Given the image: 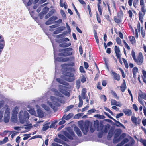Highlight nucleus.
<instances>
[{"label": "nucleus", "instance_id": "obj_51", "mask_svg": "<svg viewBox=\"0 0 146 146\" xmlns=\"http://www.w3.org/2000/svg\"><path fill=\"white\" fill-rule=\"evenodd\" d=\"M119 70L120 71L122 74V76L123 78H125V73L123 70L121 68H119Z\"/></svg>", "mask_w": 146, "mask_h": 146}, {"label": "nucleus", "instance_id": "obj_55", "mask_svg": "<svg viewBox=\"0 0 146 146\" xmlns=\"http://www.w3.org/2000/svg\"><path fill=\"white\" fill-rule=\"evenodd\" d=\"M80 71L81 73H85L86 72L84 70V68L82 66H80L79 68Z\"/></svg>", "mask_w": 146, "mask_h": 146}, {"label": "nucleus", "instance_id": "obj_37", "mask_svg": "<svg viewBox=\"0 0 146 146\" xmlns=\"http://www.w3.org/2000/svg\"><path fill=\"white\" fill-rule=\"evenodd\" d=\"M53 13V12L52 11H49V13H48L47 15H46L45 17V19H48L52 15Z\"/></svg>", "mask_w": 146, "mask_h": 146}, {"label": "nucleus", "instance_id": "obj_43", "mask_svg": "<svg viewBox=\"0 0 146 146\" xmlns=\"http://www.w3.org/2000/svg\"><path fill=\"white\" fill-rule=\"evenodd\" d=\"M63 94H64L65 95L67 96L68 97H69L70 96V92H68L66 91L65 90H63V92H62Z\"/></svg>", "mask_w": 146, "mask_h": 146}, {"label": "nucleus", "instance_id": "obj_47", "mask_svg": "<svg viewBox=\"0 0 146 146\" xmlns=\"http://www.w3.org/2000/svg\"><path fill=\"white\" fill-rule=\"evenodd\" d=\"M140 141L142 143L144 146H146V140L143 139L141 138L140 140Z\"/></svg>", "mask_w": 146, "mask_h": 146}, {"label": "nucleus", "instance_id": "obj_30", "mask_svg": "<svg viewBox=\"0 0 146 146\" xmlns=\"http://www.w3.org/2000/svg\"><path fill=\"white\" fill-rule=\"evenodd\" d=\"M78 98L79 99V103L78 105V106L79 107H81L83 104V101L82 99L81 96L80 95H79L78 96Z\"/></svg>", "mask_w": 146, "mask_h": 146}, {"label": "nucleus", "instance_id": "obj_54", "mask_svg": "<svg viewBox=\"0 0 146 146\" xmlns=\"http://www.w3.org/2000/svg\"><path fill=\"white\" fill-rule=\"evenodd\" d=\"M95 117H97L99 118L100 119H104L105 118V117L103 115H100L97 114L96 115H95L94 116Z\"/></svg>", "mask_w": 146, "mask_h": 146}, {"label": "nucleus", "instance_id": "obj_17", "mask_svg": "<svg viewBox=\"0 0 146 146\" xmlns=\"http://www.w3.org/2000/svg\"><path fill=\"white\" fill-rule=\"evenodd\" d=\"M132 73L133 78L134 79L136 78V74L138 72V69L137 67H134L132 69Z\"/></svg>", "mask_w": 146, "mask_h": 146}, {"label": "nucleus", "instance_id": "obj_6", "mask_svg": "<svg viewBox=\"0 0 146 146\" xmlns=\"http://www.w3.org/2000/svg\"><path fill=\"white\" fill-rule=\"evenodd\" d=\"M142 99L146 100V92L143 93L140 90V92L138 93V100L139 102L142 104L143 102L141 100Z\"/></svg>", "mask_w": 146, "mask_h": 146}, {"label": "nucleus", "instance_id": "obj_46", "mask_svg": "<svg viewBox=\"0 0 146 146\" xmlns=\"http://www.w3.org/2000/svg\"><path fill=\"white\" fill-rule=\"evenodd\" d=\"M116 41L117 44L119 45H121V39L119 37H116Z\"/></svg>", "mask_w": 146, "mask_h": 146}, {"label": "nucleus", "instance_id": "obj_42", "mask_svg": "<svg viewBox=\"0 0 146 146\" xmlns=\"http://www.w3.org/2000/svg\"><path fill=\"white\" fill-rule=\"evenodd\" d=\"M123 42L124 43L125 48L128 50H130V47L129 46L128 44L125 42L124 40H123Z\"/></svg>", "mask_w": 146, "mask_h": 146}, {"label": "nucleus", "instance_id": "obj_3", "mask_svg": "<svg viewBox=\"0 0 146 146\" xmlns=\"http://www.w3.org/2000/svg\"><path fill=\"white\" fill-rule=\"evenodd\" d=\"M114 51L115 53V56L119 60L120 63L122 64V62L121 60V54H120V51L119 47L117 46H115L114 47Z\"/></svg>", "mask_w": 146, "mask_h": 146}, {"label": "nucleus", "instance_id": "obj_61", "mask_svg": "<svg viewBox=\"0 0 146 146\" xmlns=\"http://www.w3.org/2000/svg\"><path fill=\"white\" fill-rule=\"evenodd\" d=\"M96 111V110L95 109H93L92 110H88V112L89 114H91L92 113H94Z\"/></svg>", "mask_w": 146, "mask_h": 146}, {"label": "nucleus", "instance_id": "obj_32", "mask_svg": "<svg viewBox=\"0 0 146 146\" xmlns=\"http://www.w3.org/2000/svg\"><path fill=\"white\" fill-rule=\"evenodd\" d=\"M74 106L73 105H71L68 106L65 109L64 113H66L68 111H69L70 110L73 108Z\"/></svg>", "mask_w": 146, "mask_h": 146}, {"label": "nucleus", "instance_id": "obj_7", "mask_svg": "<svg viewBox=\"0 0 146 146\" xmlns=\"http://www.w3.org/2000/svg\"><path fill=\"white\" fill-rule=\"evenodd\" d=\"M131 120L132 123L135 125H139L140 124L141 119L139 118H137L136 117L132 116L131 117Z\"/></svg>", "mask_w": 146, "mask_h": 146}, {"label": "nucleus", "instance_id": "obj_63", "mask_svg": "<svg viewBox=\"0 0 146 146\" xmlns=\"http://www.w3.org/2000/svg\"><path fill=\"white\" fill-rule=\"evenodd\" d=\"M64 35L63 34H61L58 35L56 37L58 38H61L64 37Z\"/></svg>", "mask_w": 146, "mask_h": 146}, {"label": "nucleus", "instance_id": "obj_11", "mask_svg": "<svg viewBox=\"0 0 146 146\" xmlns=\"http://www.w3.org/2000/svg\"><path fill=\"white\" fill-rule=\"evenodd\" d=\"M56 60L58 61L64 62L69 61L70 59L69 57H59L56 58Z\"/></svg>", "mask_w": 146, "mask_h": 146}, {"label": "nucleus", "instance_id": "obj_2", "mask_svg": "<svg viewBox=\"0 0 146 146\" xmlns=\"http://www.w3.org/2000/svg\"><path fill=\"white\" fill-rule=\"evenodd\" d=\"M72 48L69 47L67 48L60 49L59 51L61 52L58 54V55L61 57H67L71 56L72 53L71 51H72Z\"/></svg>", "mask_w": 146, "mask_h": 146}, {"label": "nucleus", "instance_id": "obj_52", "mask_svg": "<svg viewBox=\"0 0 146 146\" xmlns=\"http://www.w3.org/2000/svg\"><path fill=\"white\" fill-rule=\"evenodd\" d=\"M86 81V79L85 76H84L83 75H82V77L81 78V81L83 83L85 82Z\"/></svg>", "mask_w": 146, "mask_h": 146}, {"label": "nucleus", "instance_id": "obj_21", "mask_svg": "<svg viewBox=\"0 0 146 146\" xmlns=\"http://www.w3.org/2000/svg\"><path fill=\"white\" fill-rule=\"evenodd\" d=\"M71 45L70 42L67 44L65 42H63L59 45V46L61 47L66 48L70 46Z\"/></svg>", "mask_w": 146, "mask_h": 146}, {"label": "nucleus", "instance_id": "obj_1", "mask_svg": "<svg viewBox=\"0 0 146 146\" xmlns=\"http://www.w3.org/2000/svg\"><path fill=\"white\" fill-rule=\"evenodd\" d=\"M70 72H68L66 71H64L63 74L64 76V79L69 82H72L75 79L74 74L73 73L75 72V69L72 67H69L68 69Z\"/></svg>", "mask_w": 146, "mask_h": 146}, {"label": "nucleus", "instance_id": "obj_38", "mask_svg": "<svg viewBox=\"0 0 146 146\" xmlns=\"http://www.w3.org/2000/svg\"><path fill=\"white\" fill-rule=\"evenodd\" d=\"M80 81L78 80L76 81V85L77 89H79L80 86Z\"/></svg>", "mask_w": 146, "mask_h": 146}, {"label": "nucleus", "instance_id": "obj_34", "mask_svg": "<svg viewBox=\"0 0 146 146\" xmlns=\"http://www.w3.org/2000/svg\"><path fill=\"white\" fill-rule=\"evenodd\" d=\"M120 88L121 92H123L127 88V86L126 85L121 84L120 86Z\"/></svg>", "mask_w": 146, "mask_h": 146}, {"label": "nucleus", "instance_id": "obj_39", "mask_svg": "<svg viewBox=\"0 0 146 146\" xmlns=\"http://www.w3.org/2000/svg\"><path fill=\"white\" fill-rule=\"evenodd\" d=\"M123 15V13L122 10L120 11V13H117V18H122Z\"/></svg>", "mask_w": 146, "mask_h": 146}, {"label": "nucleus", "instance_id": "obj_56", "mask_svg": "<svg viewBox=\"0 0 146 146\" xmlns=\"http://www.w3.org/2000/svg\"><path fill=\"white\" fill-rule=\"evenodd\" d=\"M133 109L136 111H138V109L137 107V105L135 104H134L133 105Z\"/></svg>", "mask_w": 146, "mask_h": 146}, {"label": "nucleus", "instance_id": "obj_57", "mask_svg": "<svg viewBox=\"0 0 146 146\" xmlns=\"http://www.w3.org/2000/svg\"><path fill=\"white\" fill-rule=\"evenodd\" d=\"M131 55L133 59V60H135L136 58L135 56V53L133 50H132L131 51Z\"/></svg>", "mask_w": 146, "mask_h": 146}, {"label": "nucleus", "instance_id": "obj_20", "mask_svg": "<svg viewBox=\"0 0 146 146\" xmlns=\"http://www.w3.org/2000/svg\"><path fill=\"white\" fill-rule=\"evenodd\" d=\"M73 114L72 113H70L67 115H64L62 117V119H65L66 120H68L72 118L73 116Z\"/></svg>", "mask_w": 146, "mask_h": 146}, {"label": "nucleus", "instance_id": "obj_58", "mask_svg": "<svg viewBox=\"0 0 146 146\" xmlns=\"http://www.w3.org/2000/svg\"><path fill=\"white\" fill-rule=\"evenodd\" d=\"M49 10V8L47 7H45L44 9H43V11H44V12L46 14L47 13L48 11Z\"/></svg>", "mask_w": 146, "mask_h": 146}, {"label": "nucleus", "instance_id": "obj_24", "mask_svg": "<svg viewBox=\"0 0 146 146\" xmlns=\"http://www.w3.org/2000/svg\"><path fill=\"white\" fill-rule=\"evenodd\" d=\"M114 21L117 24H120L121 22V18H117L116 16L114 17Z\"/></svg>", "mask_w": 146, "mask_h": 146}, {"label": "nucleus", "instance_id": "obj_31", "mask_svg": "<svg viewBox=\"0 0 146 146\" xmlns=\"http://www.w3.org/2000/svg\"><path fill=\"white\" fill-rule=\"evenodd\" d=\"M59 137L62 139L66 141H68V140L64 135L60 134L58 135Z\"/></svg>", "mask_w": 146, "mask_h": 146}, {"label": "nucleus", "instance_id": "obj_53", "mask_svg": "<svg viewBox=\"0 0 146 146\" xmlns=\"http://www.w3.org/2000/svg\"><path fill=\"white\" fill-rule=\"evenodd\" d=\"M120 138L117 139H114L113 140V142L114 143H116L119 142L120 140Z\"/></svg>", "mask_w": 146, "mask_h": 146}, {"label": "nucleus", "instance_id": "obj_23", "mask_svg": "<svg viewBox=\"0 0 146 146\" xmlns=\"http://www.w3.org/2000/svg\"><path fill=\"white\" fill-rule=\"evenodd\" d=\"M63 27H61L57 28V29L53 32V34H56L59 33L63 30Z\"/></svg>", "mask_w": 146, "mask_h": 146}, {"label": "nucleus", "instance_id": "obj_15", "mask_svg": "<svg viewBox=\"0 0 146 146\" xmlns=\"http://www.w3.org/2000/svg\"><path fill=\"white\" fill-rule=\"evenodd\" d=\"M123 112L127 116H130L132 114V112L131 110L125 109L123 110Z\"/></svg>", "mask_w": 146, "mask_h": 146}, {"label": "nucleus", "instance_id": "obj_62", "mask_svg": "<svg viewBox=\"0 0 146 146\" xmlns=\"http://www.w3.org/2000/svg\"><path fill=\"white\" fill-rule=\"evenodd\" d=\"M84 63L85 68L87 69L89 67L88 63L86 62H84Z\"/></svg>", "mask_w": 146, "mask_h": 146}, {"label": "nucleus", "instance_id": "obj_33", "mask_svg": "<svg viewBox=\"0 0 146 146\" xmlns=\"http://www.w3.org/2000/svg\"><path fill=\"white\" fill-rule=\"evenodd\" d=\"M113 135V131H110L107 135V139L108 140H110Z\"/></svg>", "mask_w": 146, "mask_h": 146}, {"label": "nucleus", "instance_id": "obj_19", "mask_svg": "<svg viewBox=\"0 0 146 146\" xmlns=\"http://www.w3.org/2000/svg\"><path fill=\"white\" fill-rule=\"evenodd\" d=\"M74 130L78 136L79 137L82 136V134L81 132L78 127L76 126L75 127H74Z\"/></svg>", "mask_w": 146, "mask_h": 146}, {"label": "nucleus", "instance_id": "obj_5", "mask_svg": "<svg viewBox=\"0 0 146 146\" xmlns=\"http://www.w3.org/2000/svg\"><path fill=\"white\" fill-rule=\"evenodd\" d=\"M143 57L141 52H140L137 58L134 60V62L139 65H141L143 62Z\"/></svg>", "mask_w": 146, "mask_h": 146}, {"label": "nucleus", "instance_id": "obj_64", "mask_svg": "<svg viewBox=\"0 0 146 146\" xmlns=\"http://www.w3.org/2000/svg\"><path fill=\"white\" fill-rule=\"evenodd\" d=\"M128 13L129 15V17L131 18H132L133 15V13L131 10H129L128 11Z\"/></svg>", "mask_w": 146, "mask_h": 146}, {"label": "nucleus", "instance_id": "obj_12", "mask_svg": "<svg viewBox=\"0 0 146 146\" xmlns=\"http://www.w3.org/2000/svg\"><path fill=\"white\" fill-rule=\"evenodd\" d=\"M146 11V9H145L144 11H139V12L138 14L139 20L141 23L143 22V17L145 14Z\"/></svg>", "mask_w": 146, "mask_h": 146}, {"label": "nucleus", "instance_id": "obj_48", "mask_svg": "<svg viewBox=\"0 0 146 146\" xmlns=\"http://www.w3.org/2000/svg\"><path fill=\"white\" fill-rule=\"evenodd\" d=\"M129 141V139L127 138H124L121 142V143L123 145L126 143L128 142Z\"/></svg>", "mask_w": 146, "mask_h": 146}, {"label": "nucleus", "instance_id": "obj_26", "mask_svg": "<svg viewBox=\"0 0 146 146\" xmlns=\"http://www.w3.org/2000/svg\"><path fill=\"white\" fill-rule=\"evenodd\" d=\"M50 124V123H47L44 124L42 127V130L43 131H45L48 129L49 127V125Z\"/></svg>", "mask_w": 146, "mask_h": 146}, {"label": "nucleus", "instance_id": "obj_16", "mask_svg": "<svg viewBox=\"0 0 146 146\" xmlns=\"http://www.w3.org/2000/svg\"><path fill=\"white\" fill-rule=\"evenodd\" d=\"M111 105H115L117 106L120 107L121 104L120 102H117L114 99H112L111 100Z\"/></svg>", "mask_w": 146, "mask_h": 146}, {"label": "nucleus", "instance_id": "obj_28", "mask_svg": "<svg viewBox=\"0 0 146 146\" xmlns=\"http://www.w3.org/2000/svg\"><path fill=\"white\" fill-rule=\"evenodd\" d=\"M140 5L141 6V11H144L145 9H146L145 6L144 5V2L143 0H140Z\"/></svg>", "mask_w": 146, "mask_h": 146}, {"label": "nucleus", "instance_id": "obj_45", "mask_svg": "<svg viewBox=\"0 0 146 146\" xmlns=\"http://www.w3.org/2000/svg\"><path fill=\"white\" fill-rule=\"evenodd\" d=\"M29 118V115L27 112L25 113L24 115V119L26 120V119H28Z\"/></svg>", "mask_w": 146, "mask_h": 146}, {"label": "nucleus", "instance_id": "obj_4", "mask_svg": "<svg viewBox=\"0 0 146 146\" xmlns=\"http://www.w3.org/2000/svg\"><path fill=\"white\" fill-rule=\"evenodd\" d=\"M19 110L18 107L17 106H16L15 107L12 111L13 115L11 119L12 121L14 122H17V115Z\"/></svg>", "mask_w": 146, "mask_h": 146}, {"label": "nucleus", "instance_id": "obj_59", "mask_svg": "<svg viewBox=\"0 0 146 146\" xmlns=\"http://www.w3.org/2000/svg\"><path fill=\"white\" fill-rule=\"evenodd\" d=\"M123 115V114L122 113H120L119 114H117V115L116 116V117L117 118H119L121 116H122Z\"/></svg>", "mask_w": 146, "mask_h": 146}, {"label": "nucleus", "instance_id": "obj_18", "mask_svg": "<svg viewBox=\"0 0 146 146\" xmlns=\"http://www.w3.org/2000/svg\"><path fill=\"white\" fill-rule=\"evenodd\" d=\"M56 80L59 83L62 84L67 86H68L69 85V84L67 82L64 81H63L60 78H57L56 79Z\"/></svg>", "mask_w": 146, "mask_h": 146}, {"label": "nucleus", "instance_id": "obj_50", "mask_svg": "<svg viewBox=\"0 0 146 146\" xmlns=\"http://www.w3.org/2000/svg\"><path fill=\"white\" fill-rule=\"evenodd\" d=\"M96 18L98 22L100 23L101 22V19L98 13H96Z\"/></svg>", "mask_w": 146, "mask_h": 146}, {"label": "nucleus", "instance_id": "obj_10", "mask_svg": "<svg viewBox=\"0 0 146 146\" xmlns=\"http://www.w3.org/2000/svg\"><path fill=\"white\" fill-rule=\"evenodd\" d=\"M57 19V17L56 16H52L50 17L48 20L46 21L45 23L46 25H49L52 23L54 21Z\"/></svg>", "mask_w": 146, "mask_h": 146}, {"label": "nucleus", "instance_id": "obj_60", "mask_svg": "<svg viewBox=\"0 0 146 146\" xmlns=\"http://www.w3.org/2000/svg\"><path fill=\"white\" fill-rule=\"evenodd\" d=\"M120 134V133L118 131H117V132L116 133L114 136V139H116L119 136Z\"/></svg>", "mask_w": 146, "mask_h": 146}, {"label": "nucleus", "instance_id": "obj_35", "mask_svg": "<svg viewBox=\"0 0 146 146\" xmlns=\"http://www.w3.org/2000/svg\"><path fill=\"white\" fill-rule=\"evenodd\" d=\"M59 91L62 93L63 92V90H65L64 89L66 88V87L64 86L59 85Z\"/></svg>", "mask_w": 146, "mask_h": 146}, {"label": "nucleus", "instance_id": "obj_49", "mask_svg": "<svg viewBox=\"0 0 146 146\" xmlns=\"http://www.w3.org/2000/svg\"><path fill=\"white\" fill-rule=\"evenodd\" d=\"M100 99L103 100L104 102H106L107 100V98L104 95H101L100 96Z\"/></svg>", "mask_w": 146, "mask_h": 146}, {"label": "nucleus", "instance_id": "obj_9", "mask_svg": "<svg viewBox=\"0 0 146 146\" xmlns=\"http://www.w3.org/2000/svg\"><path fill=\"white\" fill-rule=\"evenodd\" d=\"M89 124H85L84 127L83 126L80 127V129L84 135H86L88 131Z\"/></svg>", "mask_w": 146, "mask_h": 146}, {"label": "nucleus", "instance_id": "obj_44", "mask_svg": "<svg viewBox=\"0 0 146 146\" xmlns=\"http://www.w3.org/2000/svg\"><path fill=\"white\" fill-rule=\"evenodd\" d=\"M111 92L115 98L116 99H118L119 98V97L117 96V94L115 91L111 90Z\"/></svg>", "mask_w": 146, "mask_h": 146}, {"label": "nucleus", "instance_id": "obj_14", "mask_svg": "<svg viewBox=\"0 0 146 146\" xmlns=\"http://www.w3.org/2000/svg\"><path fill=\"white\" fill-rule=\"evenodd\" d=\"M8 108H7L6 109L5 112V113H7V117L5 116L4 119V122L5 123L8 122L9 121V117L8 116H9L10 114V112L9 110H8Z\"/></svg>", "mask_w": 146, "mask_h": 146}, {"label": "nucleus", "instance_id": "obj_40", "mask_svg": "<svg viewBox=\"0 0 146 146\" xmlns=\"http://www.w3.org/2000/svg\"><path fill=\"white\" fill-rule=\"evenodd\" d=\"M31 134V133H30L29 134H25L23 135V136H25L23 138V140H26L28 138L30 137V135Z\"/></svg>", "mask_w": 146, "mask_h": 146}, {"label": "nucleus", "instance_id": "obj_22", "mask_svg": "<svg viewBox=\"0 0 146 146\" xmlns=\"http://www.w3.org/2000/svg\"><path fill=\"white\" fill-rule=\"evenodd\" d=\"M37 112L39 117L42 118L44 117V114L43 111L40 109H37Z\"/></svg>", "mask_w": 146, "mask_h": 146}, {"label": "nucleus", "instance_id": "obj_29", "mask_svg": "<svg viewBox=\"0 0 146 146\" xmlns=\"http://www.w3.org/2000/svg\"><path fill=\"white\" fill-rule=\"evenodd\" d=\"M129 39L132 44H133L135 43V37L133 36H130L129 37Z\"/></svg>", "mask_w": 146, "mask_h": 146}, {"label": "nucleus", "instance_id": "obj_36", "mask_svg": "<svg viewBox=\"0 0 146 146\" xmlns=\"http://www.w3.org/2000/svg\"><path fill=\"white\" fill-rule=\"evenodd\" d=\"M54 91L56 95L57 96H59L60 97H63V95L61 94L59 92H58L57 90L56 89H54Z\"/></svg>", "mask_w": 146, "mask_h": 146}, {"label": "nucleus", "instance_id": "obj_25", "mask_svg": "<svg viewBox=\"0 0 146 146\" xmlns=\"http://www.w3.org/2000/svg\"><path fill=\"white\" fill-rule=\"evenodd\" d=\"M86 89L85 88H83L82 91L81 96L83 99H85L86 98Z\"/></svg>", "mask_w": 146, "mask_h": 146}, {"label": "nucleus", "instance_id": "obj_41", "mask_svg": "<svg viewBox=\"0 0 146 146\" xmlns=\"http://www.w3.org/2000/svg\"><path fill=\"white\" fill-rule=\"evenodd\" d=\"M122 59L123 61V62H124V65H125V67L126 68H128L129 66H128V64L127 61H126V60H125V58H122Z\"/></svg>", "mask_w": 146, "mask_h": 146}, {"label": "nucleus", "instance_id": "obj_27", "mask_svg": "<svg viewBox=\"0 0 146 146\" xmlns=\"http://www.w3.org/2000/svg\"><path fill=\"white\" fill-rule=\"evenodd\" d=\"M113 120L114 121V122H115L116 123H117L115 125L117 127H119L120 126H121L123 128H125V127L119 121H117L114 119H113Z\"/></svg>", "mask_w": 146, "mask_h": 146}, {"label": "nucleus", "instance_id": "obj_8", "mask_svg": "<svg viewBox=\"0 0 146 146\" xmlns=\"http://www.w3.org/2000/svg\"><path fill=\"white\" fill-rule=\"evenodd\" d=\"M64 134L67 138L71 140H73V137L75 136V135L74 132L71 131L70 133L66 131H64Z\"/></svg>", "mask_w": 146, "mask_h": 146}, {"label": "nucleus", "instance_id": "obj_13", "mask_svg": "<svg viewBox=\"0 0 146 146\" xmlns=\"http://www.w3.org/2000/svg\"><path fill=\"white\" fill-rule=\"evenodd\" d=\"M111 73L113 76L114 80L117 81H119L120 80V75L115 72L112 71Z\"/></svg>", "mask_w": 146, "mask_h": 146}]
</instances>
